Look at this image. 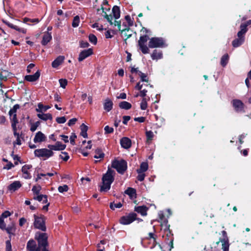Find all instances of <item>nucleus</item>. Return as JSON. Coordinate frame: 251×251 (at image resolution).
Masks as SVG:
<instances>
[{"label": "nucleus", "mask_w": 251, "mask_h": 251, "mask_svg": "<svg viewBox=\"0 0 251 251\" xmlns=\"http://www.w3.org/2000/svg\"><path fill=\"white\" fill-rule=\"evenodd\" d=\"M151 57L153 60H158L163 57V54L162 52H158L155 50H153L152 53L151 54Z\"/></svg>", "instance_id": "obj_24"}, {"label": "nucleus", "mask_w": 251, "mask_h": 251, "mask_svg": "<svg viewBox=\"0 0 251 251\" xmlns=\"http://www.w3.org/2000/svg\"><path fill=\"white\" fill-rule=\"evenodd\" d=\"M58 191L60 193H63L64 192H67L68 190V187L67 185H64L63 186H60L58 188Z\"/></svg>", "instance_id": "obj_44"}, {"label": "nucleus", "mask_w": 251, "mask_h": 251, "mask_svg": "<svg viewBox=\"0 0 251 251\" xmlns=\"http://www.w3.org/2000/svg\"><path fill=\"white\" fill-rule=\"evenodd\" d=\"M46 139V136L42 132L38 131L35 134L34 138L33 139L34 142L35 143H41L44 142Z\"/></svg>", "instance_id": "obj_13"}, {"label": "nucleus", "mask_w": 251, "mask_h": 251, "mask_svg": "<svg viewBox=\"0 0 251 251\" xmlns=\"http://www.w3.org/2000/svg\"><path fill=\"white\" fill-rule=\"evenodd\" d=\"M119 107L124 109L128 110L131 107V104L126 101L121 102L119 104Z\"/></svg>", "instance_id": "obj_26"}, {"label": "nucleus", "mask_w": 251, "mask_h": 251, "mask_svg": "<svg viewBox=\"0 0 251 251\" xmlns=\"http://www.w3.org/2000/svg\"><path fill=\"white\" fill-rule=\"evenodd\" d=\"M40 123L39 121H37L34 123H32L31 124L30 126V130L32 132L35 131L37 129V128L40 125Z\"/></svg>", "instance_id": "obj_37"}, {"label": "nucleus", "mask_w": 251, "mask_h": 251, "mask_svg": "<svg viewBox=\"0 0 251 251\" xmlns=\"http://www.w3.org/2000/svg\"><path fill=\"white\" fill-rule=\"evenodd\" d=\"M105 19H106L107 21L110 23L111 25H114V22L113 23L112 22L113 17L110 14L109 15H106L105 16Z\"/></svg>", "instance_id": "obj_54"}, {"label": "nucleus", "mask_w": 251, "mask_h": 251, "mask_svg": "<svg viewBox=\"0 0 251 251\" xmlns=\"http://www.w3.org/2000/svg\"><path fill=\"white\" fill-rule=\"evenodd\" d=\"M60 85L63 88H65L67 84V80L66 79H60L59 80Z\"/></svg>", "instance_id": "obj_48"}, {"label": "nucleus", "mask_w": 251, "mask_h": 251, "mask_svg": "<svg viewBox=\"0 0 251 251\" xmlns=\"http://www.w3.org/2000/svg\"><path fill=\"white\" fill-rule=\"evenodd\" d=\"M125 194L128 195L131 199L135 198L136 197V190L131 187L128 188L125 192Z\"/></svg>", "instance_id": "obj_25"}, {"label": "nucleus", "mask_w": 251, "mask_h": 251, "mask_svg": "<svg viewBox=\"0 0 251 251\" xmlns=\"http://www.w3.org/2000/svg\"><path fill=\"white\" fill-rule=\"evenodd\" d=\"M138 175L137 177V178L138 180L142 181L144 179V178L145 177V174L142 172H140V173H138Z\"/></svg>", "instance_id": "obj_49"}, {"label": "nucleus", "mask_w": 251, "mask_h": 251, "mask_svg": "<svg viewBox=\"0 0 251 251\" xmlns=\"http://www.w3.org/2000/svg\"><path fill=\"white\" fill-rule=\"evenodd\" d=\"M113 107V102L109 99H106L103 103V108L107 112L110 111Z\"/></svg>", "instance_id": "obj_17"}, {"label": "nucleus", "mask_w": 251, "mask_h": 251, "mask_svg": "<svg viewBox=\"0 0 251 251\" xmlns=\"http://www.w3.org/2000/svg\"><path fill=\"white\" fill-rule=\"evenodd\" d=\"M3 22L5 23L8 26L12 28H14L17 30H20V28H18L16 25H13L12 24L7 22V21H4Z\"/></svg>", "instance_id": "obj_51"}, {"label": "nucleus", "mask_w": 251, "mask_h": 251, "mask_svg": "<svg viewBox=\"0 0 251 251\" xmlns=\"http://www.w3.org/2000/svg\"><path fill=\"white\" fill-rule=\"evenodd\" d=\"M105 134L111 133L113 132L114 129L113 127H109L108 126H106L104 128Z\"/></svg>", "instance_id": "obj_46"}, {"label": "nucleus", "mask_w": 251, "mask_h": 251, "mask_svg": "<svg viewBox=\"0 0 251 251\" xmlns=\"http://www.w3.org/2000/svg\"><path fill=\"white\" fill-rule=\"evenodd\" d=\"M140 48L142 51V52L144 53H148L149 52V49L147 47V46L145 45H139Z\"/></svg>", "instance_id": "obj_39"}, {"label": "nucleus", "mask_w": 251, "mask_h": 251, "mask_svg": "<svg viewBox=\"0 0 251 251\" xmlns=\"http://www.w3.org/2000/svg\"><path fill=\"white\" fill-rule=\"evenodd\" d=\"M112 167L121 174H123L127 169V163L124 160H115L112 163Z\"/></svg>", "instance_id": "obj_4"}, {"label": "nucleus", "mask_w": 251, "mask_h": 251, "mask_svg": "<svg viewBox=\"0 0 251 251\" xmlns=\"http://www.w3.org/2000/svg\"><path fill=\"white\" fill-rule=\"evenodd\" d=\"M146 136L147 141H151L153 137V133L151 131H148L146 132Z\"/></svg>", "instance_id": "obj_47"}, {"label": "nucleus", "mask_w": 251, "mask_h": 251, "mask_svg": "<svg viewBox=\"0 0 251 251\" xmlns=\"http://www.w3.org/2000/svg\"><path fill=\"white\" fill-rule=\"evenodd\" d=\"M6 251H12L11 245L10 241H7L6 242Z\"/></svg>", "instance_id": "obj_60"}, {"label": "nucleus", "mask_w": 251, "mask_h": 251, "mask_svg": "<svg viewBox=\"0 0 251 251\" xmlns=\"http://www.w3.org/2000/svg\"><path fill=\"white\" fill-rule=\"evenodd\" d=\"M80 128H81V133H80L81 135L82 136H83L84 138H87V131L88 130L87 126H86L84 124H82L80 126Z\"/></svg>", "instance_id": "obj_27"}, {"label": "nucleus", "mask_w": 251, "mask_h": 251, "mask_svg": "<svg viewBox=\"0 0 251 251\" xmlns=\"http://www.w3.org/2000/svg\"><path fill=\"white\" fill-rule=\"evenodd\" d=\"M22 184L19 181H15L9 186L8 189L9 190L14 192L20 188Z\"/></svg>", "instance_id": "obj_19"}, {"label": "nucleus", "mask_w": 251, "mask_h": 251, "mask_svg": "<svg viewBox=\"0 0 251 251\" xmlns=\"http://www.w3.org/2000/svg\"><path fill=\"white\" fill-rule=\"evenodd\" d=\"M139 73L142 81L148 82V79L147 78V75L141 72H140Z\"/></svg>", "instance_id": "obj_55"}, {"label": "nucleus", "mask_w": 251, "mask_h": 251, "mask_svg": "<svg viewBox=\"0 0 251 251\" xmlns=\"http://www.w3.org/2000/svg\"><path fill=\"white\" fill-rule=\"evenodd\" d=\"M147 208L145 206H140L135 207V211L143 216L147 215Z\"/></svg>", "instance_id": "obj_22"}, {"label": "nucleus", "mask_w": 251, "mask_h": 251, "mask_svg": "<svg viewBox=\"0 0 251 251\" xmlns=\"http://www.w3.org/2000/svg\"><path fill=\"white\" fill-rule=\"evenodd\" d=\"M121 146L126 149H129L131 146V141L127 137H123L120 140Z\"/></svg>", "instance_id": "obj_14"}, {"label": "nucleus", "mask_w": 251, "mask_h": 251, "mask_svg": "<svg viewBox=\"0 0 251 251\" xmlns=\"http://www.w3.org/2000/svg\"><path fill=\"white\" fill-rule=\"evenodd\" d=\"M64 57L63 56H59L57 57L52 62L51 64L52 67L53 68H57L60 64L62 63L64 60Z\"/></svg>", "instance_id": "obj_18"}, {"label": "nucleus", "mask_w": 251, "mask_h": 251, "mask_svg": "<svg viewBox=\"0 0 251 251\" xmlns=\"http://www.w3.org/2000/svg\"><path fill=\"white\" fill-rule=\"evenodd\" d=\"M41 189V187L40 186H34L32 189V191L35 194L38 195Z\"/></svg>", "instance_id": "obj_43"}, {"label": "nucleus", "mask_w": 251, "mask_h": 251, "mask_svg": "<svg viewBox=\"0 0 251 251\" xmlns=\"http://www.w3.org/2000/svg\"><path fill=\"white\" fill-rule=\"evenodd\" d=\"M89 45V43L86 41H81L80 42V46L81 48H87Z\"/></svg>", "instance_id": "obj_57"}, {"label": "nucleus", "mask_w": 251, "mask_h": 251, "mask_svg": "<svg viewBox=\"0 0 251 251\" xmlns=\"http://www.w3.org/2000/svg\"><path fill=\"white\" fill-rule=\"evenodd\" d=\"M76 138V135L75 133H72V135L70 136V143L72 145H75V140Z\"/></svg>", "instance_id": "obj_56"}, {"label": "nucleus", "mask_w": 251, "mask_h": 251, "mask_svg": "<svg viewBox=\"0 0 251 251\" xmlns=\"http://www.w3.org/2000/svg\"><path fill=\"white\" fill-rule=\"evenodd\" d=\"M10 119L12 122V128H15V126H16V124L18 123V120L17 119L16 114H14L13 115L12 117H10Z\"/></svg>", "instance_id": "obj_32"}, {"label": "nucleus", "mask_w": 251, "mask_h": 251, "mask_svg": "<svg viewBox=\"0 0 251 251\" xmlns=\"http://www.w3.org/2000/svg\"><path fill=\"white\" fill-rule=\"evenodd\" d=\"M20 107L19 104H15L12 108H11L9 111V115L10 117H12L14 114H16V112L18 109Z\"/></svg>", "instance_id": "obj_33"}, {"label": "nucleus", "mask_w": 251, "mask_h": 251, "mask_svg": "<svg viewBox=\"0 0 251 251\" xmlns=\"http://www.w3.org/2000/svg\"><path fill=\"white\" fill-rule=\"evenodd\" d=\"M52 39L51 34L49 32H46L43 37V39L41 43L43 45L45 46L47 45Z\"/></svg>", "instance_id": "obj_20"}, {"label": "nucleus", "mask_w": 251, "mask_h": 251, "mask_svg": "<svg viewBox=\"0 0 251 251\" xmlns=\"http://www.w3.org/2000/svg\"><path fill=\"white\" fill-rule=\"evenodd\" d=\"M35 239L38 242V246L36 245V251H49L47 249L48 246V236L46 233L37 232L35 235Z\"/></svg>", "instance_id": "obj_2"}, {"label": "nucleus", "mask_w": 251, "mask_h": 251, "mask_svg": "<svg viewBox=\"0 0 251 251\" xmlns=\"http://www.w3.org/2000/svg\"><path fill=\"white\" fill-rule=\"evenodd\" d=\"M76 121H77L76 118H73L69 121L68 125L70 126H72L75 125Z\"/></svg>", "instance_id": "obj_58"}, {"label": "nucleus", "mask_w": 251, "mask_h": 251, "mask_svg": "<svg viewBox=\"0 0 251 251\" xmlns=\"http://www.w3.org/2000/svg\"><path fill=\"white\" fill-rule=\"evenodd\" d=\"M148 40V36L145 35L141 36L139 40L138 41V45H144Z\"/></svg>", "instance_id": "obj_35"}, {"label": "nucleus", "mask_w": 251, "mask_h": 251, "mask_svg": "<svg viewBox=\"0 0 251 251\" xmlns=\"http://www.w3.org/2000/svg\"><path fill=\"white\" fill-rule=\"evenodd\" d=\"M228 55L227 54L224 55L221 59V64L222 66L225 67L227 64L228 60Z\"/></svg>", "instance_id": "obj_31"}, {"label": "nucleus", "mask_w": 251, "mask_h": 251, "mask_svg": "<svg viewBox=\"0 0 251 251\" xmlns=\"http://www.w3.org/2000/svg\"><path fill=\"white\" fill-rule=\"evenodd\" d=\"M3 218L0 216V228L3 230L5 228L6 224L4 223Z\"/></svg>", "instance_id": "obj_52"}, {"label": "nucleus", "mask_w": 251, "mask_h": 251, "mask_svg": "<svg viewBox=\"0 0 251 251\" xmlns=\"http://www.w3.org/2000/svg\"><path fill=\"white\" fill-rule=\"evenodd\" d=\"M130 117L129 116H124L123 117V123L124 124L126 125L127 122L130 120Z\"/></svg>", "instance_id": "obj_61"}, {"label": "nucleus", "mask_w": 251, "mask_h": 251, "mask_svg": "<svg viewBox=\"0 0 251 251\" xmlns=\"http://www.w3.org/2000/svg\"><path fill=\"white\" fill-rule=\"evenodd\" d=\"M137 214L131 213L127 216H123L120 220V223L124 225H129L132 223L136 219Z\"/></svg>", "instance_id": "obj_7"}, {"label": "nucleus", "mask_w": 251, "mask_h": 251, "mask_svg": "<svg viewBox=\"0 0 251 251\" xmlns=\"http://www.w3.org/2000/svg\"><path fill=\"white\" fill-rule=\"evenodd\" d=\"M56 121L58 124H63L66 122V119L65 117H57Z\"/></svg>", "instance_id": "obj_50"}, {"label": "nucleus", "mask_w": 251, "mask_h": 251, "mask_svg": "<svg viewBox=\"0 0 251 251\" xmlns=\"http://www.w3.org/2000/svg\"><path fill=\"white\" fill-rule=\"evenodd\" d=\"M11 215V213L8 211H4L0 216L3 218H6Z\"/></svg>", "instance_id": "obj_59"}, {"label": "nucleus", "mask_w": 251, "mask_h": 251, "mask_svg": "<svg viewBox=\"0 0 251 251\" xmlns=\"http://www.w3.org/2000/svg\"><path fill=\"white\" fill-rule=\"evenodd\" d=\"M247 25H241V30L237 33L238 38L234 39L232 43L234 48L241 46L245 41V34L247 31Z\"/></svg>", "instance_id": "obj_3"}, {"label": "nucleus", "mask_w": 251, "mask_h": 251, "mask_svg": "<svg viewBox=\"0 0 251 251\" xmlns=\"http://www.w3.org/2000/svg\"><path fill=\"white\" fill-rule=\"evenodd\" d=\"M140 107L142 110H145L147 107V102L146 101V99L144 98L141 103H140Z\"/></svg>", "instance_id": "obj_42"}, {"label": "nucleus", "mask_w": 251, "mask_h": 251, "mask_svg": "<svg viewBox=\"0 0 251 251\" xmlns=\"http://www.w3.org/2000/svg\"><path fill=\"white\" fill-rule=\"evenodd\" d=\"M34 199L39 201H43V203H46L48 201L47 196L45 195H39L34 197Z\"/></svg>", "instance_id": "obj_28"}, {"label": "nucleus", "mask_w": 251, "mask_h": 251, "mask_svg": "<svg viewBox=\"0 0 251 251\" xmlns=\"http://www.w3.org/2000/svg\"><path fill=\"white\" fill-rule=\"evenodd\" d=\"M233 107L237 112L244 111V104L239 100H234L232 101Z\"/></svg>", "instance_id": "obj_10"}, {"label": "nucleus", "mask_w": 251, "mask_h": 251, "mask_svg": "<svg viewBox=\"0 0 251 251\" xmlns=\"http://www.w3.org/2000/svg\"><path fill=\"white\" fill-rule=\"evenodd\" d=\"M34 226L36 228H38L42 230V231H45L46 230V227L45 225V221L43 217H39L36 215H34Z\"/></svg>", "instance_id": "obj_9"}, {"label": "nucleus", "mask_w": 251, "mask_h": 251, "mask_svg": "<svg viewBox=\"0 0 251 251\" xmlns=\"http://www.w3.org/2000/svg\"><path fill=\"white\" fill-rule=\"evenodd\" d=\"M104 154L100 149H97L95 151V155L94 158L96 159H102L104 157Z\"/></svg>", "instance_id": "obj_30"}, {"label": "nucleus", "mask_w": 251, "mask_h": 251, "mask_svg": "<svg viewBox=\"0 0 251 251\" xmlns=\"http://www.w3.org/2000/svg\"><path fill=\"white\" fill-rule=\"evenodd\" d=\"M122 206V204L120 202H119L116 204L112 202L110 204V207L112 210H114L115 208H120Z\"/></svg>", "instance_id": "obj_40"}, {"label": "nucleus", "mask_w": 251, "mask_h": 251, "mask_svg": "<svg viewBox=\"0 0 251 251\" xmlns=\"http://www.w3.org/2000/svg\"><path fill=\"white\" fill-rule=\"evenodd\" d=\"M126 95L125 93H121L119 96L117 97L118 99H126Z\"/></svg>", "instance_id": "obj_63"}, {"label": "nucleus", "mask_w": 251, "mask_h": 251, "mask_svg": "<svg viewBox=\"0 0 251 251\" xmlns=\"http://www.w3.org/2000/svg\"><path fill=\"white\" fill-rule=\"evenodd\" d=\"M60 157L65 161H67L69 159V156L66 152H62L61 154L59 155Z\"/></svg>", "instance_id": "obj_41"}, {"label": "nucleus", "mask_w": 251, "mask_h": 251, "mask_svg": "<svg viewBox=\"0 0 251 251\" xmlns=\"http://www.w3.org/2000/svg\"><path fill=\"white\" fill-rule=\"evenodd\" d=\"M56 148L57 149V151L59 150H63L66 148V145L62 144L60 142H57L55 144Z\"/></svg>", "instance_id": "obj_38"}, {"label": "nucleus", "mask_w": 251, "mask_h": 251, "mask_svg": "<svg viewBox=\"0 0 251 251\" xmlns=\"http://www.w3.org/2000/svg\"><path fill=\"white\" fill-rule=\"evenodd\" d=\"M26 222V219L24 218H21L19 220V225L22 226H23Z\"/></svg>", "instance_id": "obj_64"}, {"label": "nucleus", "mask_w": 251, "mask_h": 251, "mask_svg": "<svg viewBox=\"0 0 251 251\" xmlns=\"http://www.w3.org/2000/svg\"><path fill=\"white\" fill-rule=\"evenodd\" d=\"M112 13L115 18L114 26H117L119 30H121V25L120 21H117L120 17V10L118 6H114L112 8Z\"/></svg>", "instance_id": "obj_8"}, {"label": "nucleus", "mask_w": 251, "mask_h": 251, "mask_svg": "<svg viewBox=\"0 0 251 251\" xmlns=\"http://www.w3.org/2000/svg\"><path fill=\"white\" fill-rule=\"evenodd\" d=\"M134 121L140 123H143L145 121V118L143 117H137L134 118Z\"/></svg>", "instance_id": "obj_62"}, {"label": "nucleus", "mask_w": 251, "mask_h": 251, "mask_svg": "<svg viewBox=\"0 0 251 251\" xmlns=\"http://www.w3.org/2000/svg\"><path fill=\"white\" fill-rule=\"evenodd\" d=\"M40 75V72L39 71H37L33 75H27L25 76V79L30 82H33L36 81L39 78Z\"/></svg>", "instance_id": "obj_15"}, {"label": "nucleus", "mask_w": 251, "mask_h": 251, "mask_svg": "<svg viewBox=\"0 0 251 251\" xmlns=\"http://www.w3.org/2000/svg\"><path fill=\"white\" fill-rule=\"evenodd\" d=\"M89 40L91 43L93 44L94 45H96L97 43V38L95 35L93 34H90L89 35Z\"/></svg>", "instance_id": "obj_36"}, {"label": "nucleus", "mask_w": 251, "mask_h": 251, "mask_svg": "<svg viewBox=\"0 0 251 251\" xmlns=\"http://www.w3.org/2000/svg\"><path fill=\"white\" fill-rule=\"evenodd\" d=\"M93 53V50L91 49L85 50L80 52L78 60L79 62L83 61L86 58L88 57Z\"/></svg>", "instance_id": "obj_11"}, {"label": "nucleus", "mask_w": 251, "mask_h": 251, "mask_svg": "<svg viewBox=\"0 0 251 251\" xmlns=\"http://www.w3.org/2000/svg\"><path fill=\"white\" fill-rule=\"evenodd\" d=\"M220 242L222 243V249L223 250V251H228L229 243L228 241L225 239L220 240L219 241L216 242V244L218 245Z\"/></svg>", "instance_id": "obj_16"}, {"label": "nucleus", "mask_w": 251, "mask_h": 251, "mask_svg": "<svg viewBox=\"0 0 251 251\" xmlns=\"http://www.w3.org/2000/svg\"><path fill=\"white\" fill-rule=\"evenodd\" d=\"M37 116L39 118L44 121H47V120H51L52 119V115L50 113H39L37 114Z\"/></svg>", "instance_id": "obj_23"}, {"label": "nucleus", "mask_w": 251, "mask_h": 251, "mask_svg": "<svg viewBox=\"0 0 251 251\" xmlns=\"http://www.w3.org/2000/svg\"><path fill=\"white\" fill-rule=\"evenodd\" d=\"M148 169V164L147 162H142L140 165V167L139 169L137 170V173H140V172L144 173L146 172Z\"/></svg>", "instance_id": "obj_29"}, {"label": "nucleus", "mask_w": 251, "mask_h": 251, "mask_svg": "<svg viewBox=\"0 0 251 251\" xmlns=\"http://www.w3.org/2000/svg\"><path fill=\"white\" fill-rule=\"evenodd\" d=\"M114 171L108 168L107 172L102 178V185L100 186L101 192H106L110 189L111 184L114 180Z\"/></svg>", "instance_id": "obj_1"}, {"label": "nucleus", "mask_w": 251, "mask_h": 251, "mask_svg": "<svg viewBox=\"0 0 251 251\" xmlns=\"http://www.w3.org/2000/svg\"><path fill=\"white\" fill-rule=\"evenodd\" d=\"M34 154L38 157H45L48 158L53 154L52 151L47 149H37L34 151Z\"/></svg>", "instance_id": "obj_5"}, {"label": "nucleus", "mask_w": 251, "mask_h": 251, "mask_svg": "<svg viewBox=\"0 0 251 251\" xmlns=\"http://www.w3.org/2000/svg\"><path fill=\"white\" fill-rule=\"evenodd\" d=\"M38 107L42 109V110L43 112H46L48 109H50V107L49 105L44 106L41 103H39L38 104Z\"/></svg>", "instance_id": "obj_45"}, {"label": "nucleus", "mask_w": 251, "mask_h": 251, "mask_svg": "<svg viewBox=\"0 0 251 251\" xmlns=\"http://www.w3.org/2000/svg\"><path fill=\"white\" fill-rule=\"evenodd\" d=\"M164 41L161 38L153 37L150 39L149 47L151 48L163 47Z\"/></svg>", "instance_id": "obj_6"}, {"label": "nucleus", "mask_w": 251, "mask_h": 251, "mask_svg": "<svg viewBox=\"0 0 251 251\" xmlns=\"http://www.w3.org/2000/svg\"><path fill=\"white\" fill-rule=\"evenodd\" d=\"M27 22L38 23L39 22V20L38 19H29V18H25L24 19V22L25 23H26Z\"/></svg>", "instance_id": "obj_53"}, {"label": "nucleus", "mask_w": 251, "mask_h": 251, "mask_svg": "<svg viewBox=\"0 0 251 251\" xmlns=\"http://www.w3.org/2000/svg\"><path fill=\"white\" fill-rule=\"evenodd\" d=\"M32 168L31 165H25L23 166L22 171L23 172V176L25 179H29L31 177L29 170Z\"/></svg>", "instance_id": "obj_12"}, {"label": "nucleus", "mask_w": 251, "mask_h": 251, "mask_svg": "<svg viewBox=\"0 0 251 251\" xmlns=\"http://www.w3.org/2000/svg\"><path fill=\"white\" fill-rule=\"evenodd\" d=\"M120 31H121L122 34H123L126 37L125 41L126 43L127 39L129 38L132 35L131 31L130 30L129 28H126L123 30L121 29Z\"/></svg>", "instance_id": "obj_21"}, {"label": "nucleus", "mask_w": 251, "mask_h": 251, "mask_svg": "<svg viewBox=\"0 0 251 251\" xmlns=\"http://www.w3.org/2000/svg\"><path fill=\"white\" fill-rule=\"evenodd\" d=\"M80 22L79 17L78 16H75L73 19L72 23V26L74 27H76L79 25Z\"/></svg>", "instance_id": "obj_34"}]
</instances>
